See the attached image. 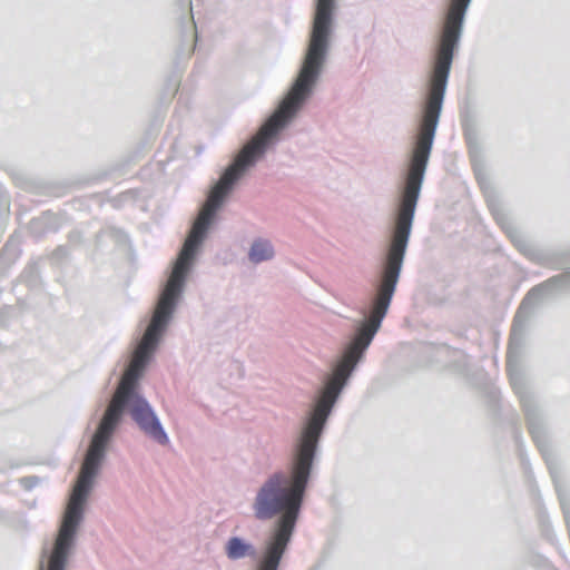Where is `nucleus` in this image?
Returning <instances> with one entry per match:
<instances>
[{
    "instance_id": "1",
    "label": "nucleus",
    "mask_w": 570,
    "mask_h": 570,
    "mask_svg": "<svg viewBox=\"0 0 570 570\" xmlns=\"http://www.w3.org/2000/svg\"><path fill=\"white\" fill-rule=\"evenodd\" d=\"M399 277L400 275H380L375 293L368 304V316L361 323L342 360L325 383L302 430L289 470L273 473L257 491L253 503L255 518L271 520L278 515L279 519L266 540L256 570H277L279 567L299 515L314 454L325 422L346 380L380 330L395 293Z\"/></svg>"
},
{
    "instance_id": "2",
    "label": "nucleus",
    "mask_w": 570,
    "mask_h": 570,
    "mask_svg": "<svg viewBox=\"0 0 570 570\" xmlns=\"http://www.w3.org/2000/svg\"><path fill=\"white\" fill-rule=\"evenodd\" d=\"M484 197L487 199V205L494 217L495 222L501 226V228L505 232V234L512 239L513 245H517L515 239L519 238V232L513 226L509 216L504 213L502 206L494 195L491 194L488 187L481 186Z\"/></svg>"
},
{
    "instance_id": "3",
    "label": "nucleus",
    "mask_w": 570,
    "mask_h": 570,
    "mask_svg": "<svg viewBox=\"0 0 570 570\" xmlns=\"http://www.w3.org/2000/svg\"><path fill=\"white\" fill-rule=\"evenodd\" d=\"M225 551L230 560L254 557L256 554L255 548L238 537H233L227 541Z\"/></svg>"
},
{
    "instance_id": "4",
    "label": "nucleus",
    "mask_w": 570,
    "mask_h": 570,
    "mask_svg": "<svg viewBox=\"0 0 570 570\" xmlns=\"http://www.w3.org/2000/svg\"><path fill=\"white\" fill-rule=\"evenodd\" d=\"M272 258V252H249V261L258 263Z\"/></svg>"
},
{
    "instance_id": "5",
    "label": "nucleus",
    "mask_w": 570,
    "mask_h": 570,
    "mask_svg": "<svg viewBox=\"0 0 570 570\" xmlns=\"http://www.w3.org/2000/svg\"><path fill=\"white\" fill-rule=\"evenodd\" d=\"M269 246L268 242L267 240H264V239H258L256 240L253 245H252V248L253 250H256V249H267V247Z\"/></svg>"
}]
</instances>
